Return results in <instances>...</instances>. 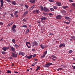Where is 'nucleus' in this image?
I'll list each match as a JSON object with an SVG mask.
<instances>
[{"label":"nucleus","mask_w":75,"mask_h":75,"mask_svg":"<svg viewBox=\"0 0 75 75\" xmlns=\"http://www.w3.org/2000/svg\"><path fill=\"white\" fill-rule=\"evenodd\" d=\"M52 65V64L51 63H48L46 64H45L44 66V67H49L50 65Z\"/></svg>","instance_id":"1"},{"label":"nucleus","mask_w":75,"mask_h":75,"mask_svg":"<svg viewBox=\"0 0 75 75\" xmlns=\"http://www.w3.org/2000/svg\"><path fill=\"white\" fill-rule=\"evenodd\" d=\"M38 42H37L35 41L33 43V44L32 45V46L33 47H37L38 46Z\"/></svg>","instance_id":"2"},{"label":"nucleus","mask_w":75,"mask_h":75,"mask_svg":"<svg viewBox=\"0 0 75 75\" xmlns=\"http://www.w3.org/2000/svg\"><path fill=\"white\" fill-rule=\"evenodd\" d=\"M11 54L12 55L11 56V57H13L14 58H17V55H18V54H15V53L14 52H12Z\"/></svg>","instance_id":"3"},{"label":"nucleus","mask_w":75,"mask_h":75,"mask_svg":"<svg viewBox=\"0 0 75 75\" xmlns=\"http://www.w3.org/2000/svg\"><path fill=\"white\" fill-rule=\"evenodd\" d=\"M65 18L66 19V20H68V21L69 22H71V18H70L68 17L65 16Z\"/></svg>","instance_id":"4"},{"label":"nucleus","mask_w":75,"mask_h":75,"mask_svg":"<svg viewBox=\"0 0 75 75\" xmlns=\"http://www.w3.org/2000/svg\"><path fill=\"white\" fill-rule=\"evenodd\" d=\"M26 44L27 47H28L29 48H30V47H31V45L30 44V42H26Z\"/></svg>","instance_id":"5"},{"label":"nucleus","mask_w":75,"mask_h":75,"mask_svg":"<svg viewBox=\"0 0 75 75\" xmlns=\"http://www.w3.org/2000/svg\"><path fill=\"white\" fill-rule=\"evenodd\" d=\"M56 18L58 20H60L62 18V16L60 15H57L56 17Z\"/></svg>","instance_id":"6"},{"label":"nucleus","mask_w":75,"mask_h":75,"mask_svg":"<svg viewBox=\"0 0 75 75\" xmlns=\"http://www.w3.org/2000/svg\"><path fill=\"white\" fill-rule=\"evenodd\" d=\"M18 55H22V56H24L25 55V53L24 52H20L19 54Z\"/></svg>","instance_id":"7"},{"label":"nucleus","mask_w":75,"mask_h":75,"mask_svg":"<svg viewBox=\"0 0 75 75\" xmlns=\"http://www.w3.org/2000/svg\"><path fill=\"white\" fill-rule=\"evenodd\" d=\"M43 10L44 11L46 12H48V11H49V10L45 7H44Z\"/></svg>","instance_id":"8"},{"label":"nucleus","mask_w":75,"mask_h":75,"mask_svg":"<svg viewBox=\"0 0 75 75\" xmlns=\"http://www.w3.org/2000/svg\"><path fill=\"white\" fill-rule=\"evenodd\" d=\"M0 1L1 3V7H3V3H4V1H3V0H0Z\"/></svg>","instance_id":"9"},{"label":"nucleus","mask_w":75,"mask_h":75,"mask_svg":"<svg viewBox=\"0 0 75 75\" xmlns=\"http://www.w3.org/2000/svg\"><path fill=\"white\" fill-rule=\"evenodd\" d=\"M56 4L57 6H61V4L59 2H56Z\"/></svg>","instance_id":"10"},{"label":"nucleus","mask_w":75,"mask_h":75,"mask_svg":"<svg viewBox=\"0 0 75 75\" xmlns=\"http://www.w3.org/2000/svg\"><path fill=\"white\" fill-rule=\"evenodd\" d=\"M28 11H26L25 12L24 14H23V17H25V16H26V15L27 14H28Z\"/></svg>","instance_id":"11"},{"label":"nucleus","mask_w":75,"mask_h":75,"mask_svg":"<svg viewBox=\"0 0 75 75\" xmlns=\"http://www.w3.org/2000/svg\"><path fill=\"white\" fill-rule=\"evenodd\" d=\"M65 47V44L64 43L61 44L59 45V47H60V48H61V47Z\"/></svg>","instance_id":"12"},{"label":"nucleus","mask_w":75,"mask_h":75,"mask_svg":"<svg viewBox=\"0 0 75 75\" xmlns=\"http://www.w3.org/2000/svg\"><path fill=\"white\" fill-rule=\"evenodd\" d=\"M40 47H41L42 49L43 50H44V49L45 48V46L44 45H42V44L40 45Z\"/></svg>","instance_id":"13"},{"label":"nucleus","mask_w":75,"mask_h":75,"mask_svg":"<svg viewBox=\"0 0 75 75\" xmlns=\"http://www.w3.org/2000/svg\"><path fill=\"white\" fill-rule=\"evenodd\" d=\"M10 47L11 49L12 50V51L13 52H14V51H15V48L13 47H11V46H10Z\"/></svg>","instance_id":"14"},{"label":"nucleus","mask_w":75,"mask_h":75,"mask_svg":"<svg viewBox=\"0 0 75 75\" xmlns=\"http://www.w3.org/2000/svg\"><path fill=\"white\" fill-rule=\"evenodd\" d=\"M40 19L42 20H46L47 18L45 17H43L41 18Z\"/></svg>","instance_id":"15"},{"label":"nucleus","mask_w":75,"mask_h":75,"mask_svg":"<svg viewBox=\"0 0 75 75\" xmlns=\"http://www.w3.org/2000/svg\"><path fill=\"white\" fill-rule=\"evenodd\" d=\"M29 1L31 3H35V0H30Z\"/></svg>","instance_id":"16"},{"label":"nucleus","mask_w":75,"mask_h":75,"mask_svg":"<svg viewBox=\"0 0 75 75\" xmlns=\"http://www.w3.org/2000/svg\"><path fill=\"white\" fill-rule=\"evenodd\" d=\"M2 49L3 50H4V51H7V49H6V47H3Z\"/></svg>","instance_id":"17"},{"label":"nucleus","mask_w":75,"mask_h":75,"mask_svg":"<svg viewBox=\"0 0 75 75\" xmlns=\"http://www.w3.org/2000/svg\"><path fill=\"white\" fill-rule=\"evenodd\" d=\"M39 8H41V10H42V11H43V10H44V8H43L42 6L41 5L40 6H39Z\"/></svg>","instance_id":"18"},{"label":"nucleus","mask_w":75,"mask_h":75,"mask_svg":"<svg viewBox=\"0 0 75 75\" xmlns=\"http://www.w3.org/2000/svg\"><path fill=\"white\" fill-rule=\"evenodd\" d=\"M37 68L36 69V71H38V69H39L40 68V66H37Z\"/></svg>","instance_id":"19"},{"label":"nucleus","mask_w":75,"mask_h":75,"mask_svg":"<svg viewBox=\"0 0 75 75\" xmlns=\"http://www.w3.org/2000/svg\"><path fill=\"white\" fill-rule=\"evenodd\" d=\"M33 57V55H30V56H28V59H31Z\"/></svg>","instance_id":"20"},{"label":"nucleus","mask_w":75,"mask_h":75,"mask_svg":"<svg viewBox=\"0 0 75 75\" xmlns=\"http://www.w3.org/2000/svg\"><path fill=\"white\" fill-rule=\"evenodd\" d=\"M12 3L13 4H14V5H16V2L15 1H12Z\"/></svg>","instance_id":"21"},{"label":"nucleus","mask_w":75,"mask_h":75,"mask_svg":"<svg viewBox=\"0 0 75 75\" xmlns=\"http://www.w3.org/2000/svg\"><path fill=\"white\" fill-rule=\"evenodd\" d=\"M51 57H52V58H55V59H57V57L55 56L54 55H51Z\"/></svg>","instance_id":"22"},{"label":"nucleus","mask_w":75,"mask_h":75,"mask_svg":"<svg viewBox=\"0 0 75 75\" xmlns=\"http://www.w3.org/2000/svg\"><path fill=\"white\" fill-rule=\"evenodd\" d=\"M35 7V5H34L31 7V8H30V9H31V10H33V8H34V7Z\"/></svg>","instance_id":"23"},{"label":"nucleus","mask_w":75,"mask_h":75,"mask_svg":"<svg viewBox=\"0 0 75 75\" xmlns=\"http://www.w3.org/2000/svg\"><path fill=\"white\" fill-rule=\"evenodd\" d=\"M12 29L13 33H16V30L15 28H12Z\"/></svg>","instance_id":"24"},{"label":"nucleus","mask_w":75,"mask_h":75,"mask_svg":"<svg viewBox=\"0 0 75 75\" xmlns=\"http://www.w3.org/2000/svg\"><path fill=\"white\" fill-rule=\"evenodd\" d=\"M21 27H25V28H27V25H24L22 26Z\"/></svg>","instance_id":"25"},{"label":"nucleus","mask_w":75,"mask_h":75,"mask_svg":"<svg viewBox=\"0 0 75 75\" xmlns=\"http://www.w3.org/2000/svg\"><path fill=\"white\" fill-rule=\"evenodd\" d=\"M20 46V45H19V46L18 45H17V44H15L14 45V47H16V48H18V47H19Z\"/></svg>","instance_id":"26"},{"label":"nucleus","mask_w":75,"mask_h":75,"mask_svg":"<svg viewBox=\"0 0 75 75\" xmlns=\"http://www.w3.org/2000/svg\"><path fill=\"white\" fill-rule=\"evenodd\" d=\"M25 6L26 7V8H27V9L28 8V7H29L28 5H25Z\"/></svg>","instance_id":"27"},{"label":"nucleus","mask_w":75,"mask_h":75,"mask_svg":"<svg viewBox=\"0 0 75 75\" xmlns=\"http://www.w3.org/2000/svg\"><path fill=\"white\" fill-rule=\"evenodd\" d=\"M36 12L38 14H39L40 13V11H39V10H36Z\"/></svg>","instance_id":"28"},{"label":"nucleus","mask_w":75,"mask_h":75,"mask_svg":"<svg viewBox=\"0 0 75 75\" xmlns=\"http://www.w3.org/2000/svg\"><path fill=\"white\" fill-rule=\"evenodd\" d=\"M16 28V25H14L13 26V27H12V28Z\"/></svg>","instance_id":"29"},{"label":"nucleus","mask_w":75,"mask_h":75,"mask_svg":"<svg viewBox=\"0 0 75 75\" xmlns=\"http://www.w3.org/2000/svg\"><path fill=\"white\" fill-rule=\"evenodd\" d=\"M64 23L65 24H69L70 23H71L70 22H67L66 21H64Z\"/></svg>","instance_id":"30"},{"label":"nucleus","mask_w":75,"mask_h":75,"mask_svg":"<svg viewBox=\"0 0 75 75\" xmlns=\"http://www.w3.org/2000/svg\"><path fill=\"white\" fill-rule=\"evenodd\" d=\"M29 29H28L26 31V34H28V32H29Z\"/></svg>","instance_id":"31"},{"label":"nucleus","mask_w":75,"mask_h":75,"mask_svg":"<svg viewBox=\"0 0 75 75\" xmlns=\"http://www.w3.org/2000/svg\"><path fill=\"white\" fill-rule=\"evenodd\" d=\"M44 52V54L45 55H46V54H47V51L46 50L45 51V52Z\"/></svg>","instance_id":"32"},{"label":"nucleus","mask_w":75,"mask_h":75,"mask_svg":"<svg viewBox=\"0 0 75 75\" xmlns=\"http://www.w3.org/2000/svg\"><path fill=\"white\" fill-rule=\"evenodd\" d=\"M11 72L10 71L8 70L6 73H9V74H10Z\"/></svg>","instance_id":"33"},{"label":"nucleus","mask_w":75,"mask_h":75,"mask_svg":"<svg viewBox=\"0 0 75 75\" xmlns=\"http://www.w3.org/2000/svg\"><path fill=\"white\" fill-rule=\"evenodd\" d=\"M18 13V11H16L14 12V14H17V13Z\"/></svg>","instance_id":"34"},{"label":"nucleus","mask_w":75,"mask_h":75,"mask_svg":"<svg viewBox=\"0 0 75 75\" xmlns=\"http://www.w3.org/2000/svg\"><path fill=\"white\" fill-rule=\"evenodd\" d=\"M12 41L13 43H15V42H16V40H15V39H13L12 40Z\"/></svg>","instance_id":"35"},{"label":"nucleus","mask_w":75,"mask_h":75,"mask_svg":"<svg viewBox=\"0 0 75 75\" xmlns=\"http://www.w3.org/2000/svg\"><path fill=\"white\" fill-rule=\"evenodd\" d=\"M3 23L1 22H0V25H3Z\"/></svg>","instance_id":"36"},{"label":"nucleus","mask_w":75,"mask_h":75,"mask_svg":"<svg viewBox=\"0 0 75 75\" xmlns=\"http://www.w3.org/2000/svg\"><path fill=\"white\" fill-rule=\"evenodd\" d=\"M66 13V11L63 10V11H62V13Z\"/></svg>","instance_id":"37"},{"label":"nucleus","mask_w":75,"mask_h":75,"mask_svg":"<svg viewBox=\"0 0 75 75\" xmlns=\"http://www.w3.org/2000/svg\"><path fill=\"white\" fill-rule=\"evenodd\" d=\"M45 54H43L42 56H41V58H44V57H45Z\"/></svg>","instance_id":"38"},{"label":"nucleus","mask_w":75,"mask_h":75,"mask_svg":"<svg viewBox=\"0 0 75 75\" xmlns=\"http://www.w3.org/2000/svg\"><path fill=\"white\" fill-rule=\"evenodd\" d=\"M2 53L3 54H6V52H2Z\"/></svg>","instance_id":"39"},{"label":"nucleus","mask_w":75,"mask_h":75,"mask_svg":"<svg viewBox=\"0 0 75 75\" xmlns=\"http://www.w3.org/2000/svg\"><path fill=\"white\" fill-rule=\"evenodd\" d=\"M53 8L54 9H55V10H56L57 8V7L56 6H54Z\"/></svg>","instance_id":"40"},{"label":"nucleus","mask_w":75,"mask_h":75,"mask_svg":"<svg viewBox=\"0 0 75 75\" xmlns=\"http://www.w3.org/2000/svg\"><path fill=\"white\" fill-rule=\"evenodd\" d=\"M50 10H51V11H54V10L53 8H50Z\"/></svg>","instance_id":"41"},{"label":"nucleus","mask_w":75,"mask_h":75,"mask_svg":"<svg viewBox=\"0 0 75 75\" xmlns=\"http://www.w3.org/2000/svg\"><path fill=\"white\" fill-rule=\"evenodd\" d=\"M72 5L73 7H75V3H73L72 4Z\"/></svg>","instance_id":"42"},{"label":"nucleus","mask_w":75,"mask_h":75,"mask_svg":"<svg viewBox=\"0 0 75 75\" xmlns=\"http://www.w3.org/2000/svg\"><path fill=\"white\" fill-rule=\"evenodd\" d=\"M71 38H72V40L73 39V40H75V37H74V36H72L71 37Z\"/></svg>","instance_id":"43"},{"label":"nucleus","mask_w":75,"mask_h":75,"mask_svg":"<svg viewBox=\"0 0 75 75\" xmlns=\"http://www.w3.org/2000/svg\"><path fill=\"white\" fill-rule=\"evenodd\" d=\"M72 52H73V51H72V50H69V52L70 54H71V53H72Z\"/></svg>","instance_id":"44"},{"label":"nucleus","mask_w":75,"mask_h":75,"mask_svg":"<svg viewBox=\"0 0 75 75\" xmlns=\"http://www.w3.org/2000/svg\"><path fill=\"white\" fill-rule=\"evenodd\" d=\"M34 60V61H38V59H36V58H35Z\"/></svg>","instance_id":"45"},{"label":"nucleus","mask_w":75,"mask_h":75,"mask_svg":"<svg viewBox=\"0 0 75 75\" xmlns=\"http://www.w3.org/2000/svg\"><path fill=\"white\" fill-rule=\"evenodd\" d=\"M6 1L8 3H11V1L10 0H6Z\"/></svg>","instance_id":"46"},{"label":"nucleus","mask_w":75,"mask_h":75,"mask_svg":"<svg viewBox=\"0 0 75 75\" xmlns=\"http://www.w3.org/2000/svg\"><path fill=\"white\" fill-rule=\"evenodd\" d=\"M13 23H14V22H12L10 23H9V24H10V25H12V24H13Z\"/></svg>","instance_id":"47"},{"label":"nucleus","mask_w":75,"mask_h":75,"mask_svg":"<svg viewBox=\"0 0 75 75\" xmlns=\"http://www.w3.org/2000/svg\"><path fill=\"white\" fill-rule=\"evenodd\" d=\"M49 1H50V2H54V0H48Z\"/></svg>","instance_id":"48"},{"label":"nucleus","mask_w":75,"mask_h":75,"mask_svg":"<svg viewBox=\"0 0 75 75\" xmlns=\"http://www.w3.org/2000/svg\"><path fill=\"white\" fill-rule=\"evenodd\" d=\"M62 8H64V9H65L66 8V6H63Z\"/></svg>","instance_id":"49"},{"label":"nucleus","mask_w":75,"mask_h":75,"mask_svg":"<svg viewBox=\"0 0 75 75\" xmlns=\"http://www.w3.org/2000/svg\"><path fill=\"white\" fill-rule=\"evenodd\" d=\"M49 15H50V16H53V14L50 13H49Z\"/></svg>","instance_id":"50"},{"label":"nucleus","mask_w":75,"mask_h":75,"mask_svg":"<svg viewBox=\"0 0 75 75\" xmlns=\"http://www.w3.org/2000/svg\"><path fill=\"white\" fill-rule=\"evenodd\" d=\"M23 21H24V22H27V21H26V20H25L24 19H23Z\"/></svg>","instance_id":"51"},{"label":"nucleus","mask_w":75,"mask_h":75,"mask_svg":"<svg viewBox=\"0 0 75 75\" xmlns=\"http://www.w3.org/2000/svg\"><path fill=\"white\" fill-rule=\"evenodd\" d=\"M72 67H73V69H75V66H72Z\"/></svg>","instance_id":"52"},{"label":"nucleus","mask_w":75,"mask_h":75,"mask_svg":"<svg viewBox=\"0 0 75 75\" xmlns=\"http://www.w3.org/2000/svg\"><path fill=\"white\" fill-rule=\"evenodd\" d=\"M6 47V49L7 50H8V49H9L10 48V47Z\"/></svg>","instance_id":"53"},{"label":"nucleus","mask_w":75,"mask_h":75,"mask_svg":"<svg viewBox=\"0 0 75 75\" xmlns=\"http://www.w3.org/2000/svg\"><path fill=\"white\" fill-rule=\"evenodd\" d=\"M31 66L33 67H34V66H35V64L33 63V64L31 65Z\"/></svg>","instance_id":"54"},{"label":"nucleus","mask_w":75,"mask_h":75,"mask_svg":"<svg viewBox=\"0 0 75 75\" xmlns=\"http://www.w3.org/2000/svg\"><path fill=\"white\" fill-rule=\"evenodd\" d=\"M53 35V34L52 33H50L49 34V35Z\"/></svg>","instance_id":"55"},{"label":"nucleus","mask_w":75,"mask_h":75,"mask_svg":"<svg viewBox=\"0 0 75 75\" xmlns=\"http://www.w3.org/2000/svg\"><path fill=\"white\" fill-rule=\"evenodd\" d=\"M52 59V60H53V61H55V59L52 58H51Z\"/></svg>","instance_id":"56"},{"label":"nucleus","mask_w":75,"mask_h":75,"mask_svg":"<svg viewBox=\"0 0 75 75\" xmlns=\"http://www.w3.org/2000/svg\"><path fill=\"white\" fill-rule=\"evenodd\" d=\"M11 16L12 17H14V15L12 14H11Z\"/></svg>","instance_id":"57"},{"label":"nucleus","mask_w":75,"mask_h":75,"mask_svg":"<svg viewBox=\"0 0 75 75\" xmlns=\"http://www.w3.org/2000/svg\"><path fill=\"white\" fill-rule=\"evenodd\" d=\"M32 51H35V50L34 49H33L32 50Z\"/></svg>","instance_id":"58"},{"label":"nucleus","mask_w":75,"mask_h":75,"mask_svg":"<svg viewBox=\"0 0 75 75\" xmlns=\"http://www.w3.org/2000/svg\"><path fill=\"white\" fill-rule=\"evenodd\" d=\"M14 15H15V16H16V17H18V16L17 15V14Z\"/></svg>","instance_id":"59"},{"label":"nucleus","mask_w":75,"mask_h":75,"mask_svg":"<svg viewBox=\"0 0 75 75\" xmlns=\"http://www.w3.org/2000/svg\"><path fill=\"white\" fill-rule=\"evenodd\" d=\"M37 22L39 24H41V22L39 21H38Z\"/></svg>","instance_id":"60"},{"label":"nucleus","mask_w":75,"mask_h":75,"mask_svg":"<svg viewBox=\"0 0 75 75\" xmlns=\"http://www.w3.org/2000/svg\"><path fill=\"white\" fill-rule=\"evenodd\" d=\"M20 6H23V4H20Z\"/></svg>","instance_id":"61"},{"label":"nucleus","mask_w":75,"mask_h":75,"mask_svg":"<svg viewBox=\"0 0 75 75\" xmlns=\"http://www.w3.org/2000/svg\"><path fill=\"white\" fill-rule=\"evenodd\" d=\"M69 1H70V2H73V1L72 0H69Z\"/></svg>","instance_id":"62"},{"label":"nucleus","mask_w":75,"mask_h":75,"mask_svg":"<svg viewBox=\"0 0 75 75\" xmlns=\"http://www.w3.org/2000/svg\"><path fill=\"white\" fill-rule=\"evenodd\" d=\"M36 56V54H34L33 56V58H34V57H35Z\"/></svg>","instance_id":"63"},{"label":"nucleus","mask_w":75,"mask_h":75,"mask_svg":"<svg viewBox=\"0 0 75 75\" xmlns=\"http://www.w3.org/2000/svg\"><path fill=\"white\" fill-rule=\"evenodd\" d=\"M28 56L27 55H26V56H25V58H28Z\"/></svg>","instance_id":"64"}]
</instances>
